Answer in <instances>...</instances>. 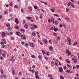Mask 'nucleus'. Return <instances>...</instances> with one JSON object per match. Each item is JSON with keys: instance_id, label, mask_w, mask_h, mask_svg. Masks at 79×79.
Segmentation results:
<instances>
[{"instance_id": "4", "label": "nucleus", "mask_w": 79, "mask_h": 79, "mask_svg": "<svg viewBox=\"0 0 79 79\" xmlns=\"http://www.w3.org/2000/svg\"><path fill=\"white\" fill-rule=\"evenodd\" d=\"M6 35V33H5L4 32H3L2 34V37H5Z\"/></svg>"}, {"instance_id": "28", "label": "nucleus", "mask_w": 79, "mask_h": 79, "mask_svg": "<svg viewBox=\"0 0 79 79\" xmlns=\"http://www.w3.org/2000/svg\"><path fill=\"white\" fill-rule=\"evenodd\" d=\"M34 8H35V9H37V8H38V7L37 6H34Z\"/></svg>"}, {"instance_id": "16", "label": "nucleus", "mask_w": 79, "mask_h": 79, "mask_svg": "<svg viewBox=\"0 0 79 79\" xmlns=\"http://www.w3.org/2000/svg\"><path fill=\"white\" fill-rule=\"evenodd\" d=\"M11 29H12V28H11V27H10L7 28L8 31H11Z\"/></svg>"}, {"instance_id": "32", "label": "nucleus", "mask_w": 79, "mask_h": 79, "mask_svg": "<svg viewBox=\"0 0 79 79\" xmlns=\"http://www.w3.org/2000/svg\"><path fill=\"white\" fill-rule=\"evenodd\" d=\"M55 26H53L51 28L52 30H54V29H55Z\"/></svg>"}, {"instance_id": "45", "label": "nucleus", "mask_w": 79, "mask_h": 79, "mask_svg": "<svg viewBox=\"0 0 79 79\" xmlns=\"http://www.w3.org/2000/svg\"><path fill=\"white\" fill-rule=\"evenodd\" d=\"M4 14H5V15H7L8 14V12L7 11L4 12Z\"/></svg>"}, {"instance_id": "62", "label": "nucleus", "mask_w": 79, "mask_h": 79, "mask_svg": "<svg viewBox=\"0 0 79 79\" xmlns=\"http://www.w3.org/2000/svg\"><path fill=\"white\" fill-rule=\"evenodd\" d=\"M21 11L22 13L24 12V11H23V9H21Z\"/></svg>"}, {"instance_id": "13", "label": "nucleus", "mask_w": 79, "mask_h": 79, "mask_svg": "<svg viewBox=\"0 0 79 79\" xmlns=\"http://www.w3.org/2000/svg\"><path fill=\"white\" fill-rule=\"evenodd\" d=\"M12 73L13 75H14L15 74V70H12Z\"/></svg>"}, {"instance_id": "23", "label": "nucleus", "mask_w": 79, "mask_h": 79, "mask_svg": "<svg viewBox=\"0 0 79 79\" xmlns=\"http://www.w3.org/2000/svg\"><path fill=\"white\" fill-rule=\"evenodd\" d=\"M35 77L36 79H39V76L38 75H35Z\"/></svg>"}, {"instance_id": "8", "label": "nucleus", "mask_w": 79, "mask_h": 79, "mask_svg": "<svg viewBox=\"0 0 79 79\" xmlns=\"http://www.w3.org/2000/svg\"><path fill=\"white\" fill-rule=\"evenodd\" d=\"M51 22H52L53 24L55 23V19L54 18H52L51 19Z\"/></svg>"}, {"instance_id": "43", "label": "nucleus", "mask_w": 79, "mask_h": 79, "mask_svg": "<svg viewBox=\"0 0 79 79\" xmlns=\"http://www.w3.org/2000/svg\"><path fill=\"white\" fill-rule=\"evenodd\" d=\"M31 29L32 30H34V29H35V28H34V27H31Z\"/></svg>"}, {"instance_id": "10", "label": "nucleus", "mask_w": 79, "mask_h": 79, "mask_svg": "<svg viewBox=\"0 0 79 79\" xmlns=\"http://www.w3.org/2000/svg\"><path fill=\"white\" fill-rule=\"evenodd\" d=\"M16 34L18 36H19L21 35V33L19 32H16Z\"/></svg>"}, {"instance_id": "2", "label": "nucleus", "mask_w": 79, "mask_h": 79, "mask_svg": "<svg viewBox=\"0 0 79 79\" xmlns=\"http://www.w3.org/2000/svg\"><path fill=\"white\" fill-rule=\"evenodd\" d=\"M67 40L68 42H69V45H71V39L69 37L67 38Z\"/></svg>"}, {"instance_id": "40", "label": "nucleus", "mask_w": 79, "mask_h": 79, "mask_svg": "<svg viewBox=\"0 0 79 79\" xmlns=\"http://www.w3.org/2000/svg\"><path fill=\"white\" fill-rule=\"evenodd\" d=\"M1 74H3V70L2 69L1 70Z\"/></svg>"}, {"instance_id": "6", "label": "nucleus", "mask_w": 79, "mask_h": 79, "mask_svg": "<svg viewBox=\"0 0 79 79\" xmlns=\"http://www.w3.org/2000/svg\"><path fill=\"white\" fill-rule=\"evenodd\" d=\"M21 38L23 39H26V37L24 35H21Z\"/></svg>"}, {"instance_id": "49", "label": "nucleus", "mask_w": 79, "mask_h": 79, "mask_svg": "<svg viewBox=\"0 0 79 79\" xmlns=\"http://www.w3.org/2000/svg\"><path fill=\"white\" fill-rule=\"evenodd\" d=\"M63 25L64 26V27H65V28H66V25H65V24L63 23Z\"/></svg>"}, {"instance_id": "15", "label": "nucleus", "mask_w": 79, "mask_h": 79, "mask_svg": "<svg viewBox=\"0 0 79 79\" xmlns=\"http://www.w3.org/2000/svg\"><path fill=\"white\" fill-rule=\"evenodd\" d=\"M44 41L45 43V44H47V43H48V41H47V40L46 39H44Z\"/></svg>"}, {"instance_id": "9", "label": "nucleus", "mask_w": 79, "mask_h": 79, "mask_svg": "<svg viewBox=\"0 0 79 79\" xmlns=\"http://www.w3.org/2000/svg\"><path fill=\"white\" fill-rule=\"evenodd\" d=\"M30 46H31V47H35V46L34 45V44L33 43H31L30 44Z\"/></svg>"}, {"instance_id": "47", "label": "nucleus", "mask_w": 79, "mask_h": 79, "mask_svg": "<svg viewBox=\"0 0 79 79\" xmlns=\"http://www.w3.org/2000/svg\"><path fill=\"white\" fill-rule=\"evenodd\" d=\"M48 77H52V75L49 74L48 75Z\"/></svg>"}, {"instance_id": "24", "label": "nucleus", "mask_w": 79, "mask_h": 79, "mask_svg": "<svg viewBox=\"0 0 79 79\" xmlns=\"http://www.w3.org/2000/svg\"><path fill=\"white\" fill-rule=\"evenodd\" d=\"M65 61H67V63H69V64H70V61L68 60V59H66L65 60Z\"/></svg>"}, {"instance_id": "12", "label": "nucleus", "mask_w": 79, "mask_h": 79, "mask_svg": "<svg viewBox=\"0 0 79 79\" xmlns=\"http://www.w3.org/2000/svg\"><path fill=\"white\" fill-rule=\"evenodd\" d=\"M28 9L30 11H32V8L31 6L28 7Z\"/></svg>"}, {"instance_id": "34", "label": "nucleus", "mask_w": 79, "mask_h": 79, "mask_svg": "<svg viewBox=\"0 0 79 79\" xmlns=\"http://www.w3.org/2000/svg\"><path fill=\"white\" fill-rule=\"evenodd\" d=\"M42 52L44 54H45V51H44L43 50H42Z\"/></svg>"}, {"instance_id": "57", "label": "nucleus", "mask_w": 79, "mask_h": 79, "mask_svg": "<svg viewBox=\"0 0 79 79\" xmlns=\"http://www.w3.org/2000/svg\"><path fill=\"white\" fill-rule=\"evenodd\" d=\"M63 25L62 24H60L59 25V26H60V27H63Z\"/></svg>"}, {"instance_id": "14", "label": "nucleus", "mask_w": 79, "mask_h": 79, "mask_svg": "<svg viewBox=\"0 0 79 79\" xmlns=\"http://www.w3.org/2000/svg\"><path fill=\"white\" fill-rule=\"evenodd\" d=\"M15 28L16 29H19V27H18V26L17 25H15Z\"/></svg>"}, {"instance_id": "53", "label": "nucleus", "mask_w": 79, "mask_h": 79, "mask_svg": "<svg viewBox=\"0 0 79 79\" xmlns=\"http://www.w3.org/2000/svg\"><path fill=\"white\" fill-rule=\"evenodd\" d=\"M49 52H47V53H46V55L47 56H49V55H48V53H49Z\"/></svg>"}, {"instance_id": "59", "label": "nucleus", "mask_w": 79, "mask_h": 79, "mask_svg": "<svg viewBox=\"0 0 79 79\" xmlns=\"http://www.w3.org/2000/svg\"><path fill=\"white\" fill-rule=\"evenodd\" d=\"M42 14H41L40 15V18H41V19H42Z\"/></svg>"}, {"instance_id": "52", "label": "nucleus", "mask_w": 79, "mask_h": 79, "mask_svg": "<svg viewBox=\"0 0 79 79\" xmlns=\"http://www.w3.org/2000/svg\"><path fill=\"white\" fill-rule=\"evenodd\" d=\"M11 40H14V37H11Z\"/></svg>"}, {"instance_id": "7", "label": "nucleus", "mask_w": 79, "mask_h": 79, "mask_svg": "<svg viewBox=\"0 0 79 79\" xmlns=\"http://www.w3.org/2000/svg\"><path fill=\"white\" fill-rule=\"evenodd\" d=\"M69 3H70L71 5V6H72V7L73 8H75V6L74 5V4H73V3L72 2H69Z\"/></svg>"}, {"instance_id": "48", "label": "nucleus", "mask_w": 79, "mask_h": 79, "mask_svg": "<svg viewBox=\"0 0 79 79\" xmlns=\"http://www.w3.org/2000/svg\"><path fill=\"white\" fill-rule=\"evenodd\" d=\"M70 71V70L69 69L68 70L66 71V73H69Z\"/></svg>"}, {"instance_id": "27", "label": "nucleus", "mask_w": 79, "mask_h": 79, "mask_svg": "<svg viewBox=\"0 0 79 79\" xmlns=\"http://www.w3.org/2000/svg\"><path fill=\"white\" fill-rule=\"evenodd\" d=\"M53 15L55 16H56V17H58V15L57 14H53Z\"/></svg>"}, {"instance_id": "41", "label": "nucleus", "mask_w": 79, "mask_h": 79, "mask_svg": "<svg viewBox=\"0 0 79 79\" xmlns=\"http://www.w3.org/2000/svg\"><path fill=\"white\" fill-rule=\"evenodd\" d=\"M17 7H18V6L17 5H15V6L14 8H17Z\"/></svg>"}, {"instance_id": "63", "label": "nucleus", "mask_w": 79, "mask_h": 79, "mask_svg": "<svg viewBox=\"0 0 79 79\" xmlns=\"http://www.w3.org/2000/svg\"><path fill=\"white\" fill-rule=\"evenodd\" d=\"M67 66L69 67V68H70V67H71L70 66V65H69V64H67Z\"/></svg>"}, {"instance_id": "25", "label": "nucleus", "mask_w": 79, "mask_h": 79, "mask_svg": "<svg viewBox=\"0 0 79 79\" xmlns=\"http://www.w3.org/2000/svg\"><path fill=\"white\" fill-rule=\"evenodd\" d=\"M69 51L68 49H67L66 50V53H69Z\"/></svg>"}, {"instance_id": "21", "label": "nucleus", "mask_w": 79, "mask_h": 79, "mask_svg": "<svg viewBox=\"0 0 79 79\" xmlns=\"http://www.w3.org/2000/svg\"><path fill=\"white\" fill-rule=\"evenodd\" d=\"M54 31L55 32H57L58 31V28H54Z\"/></svg>"}, {"instance_id": "51", "label": "nucleus", "mask_w": 79, "mask_h": 79, "mask_svg": "<svg viewBox=\"0 0 79 79\" xmlns=\"http://www.w3.org/2000/svg\"><path fill=\"white\" fill-rule=\"evenodd\" d=\"M67 68V67L66 66H64V69H66Z\"/></svg>"}, {"instance_id": "22", "label": "nucleus", "mask_w": 79, "mask_h": 79, "mask_svg": "<svg viewBox=\"0 0 79 79\" xmlns=\"http://www.w3.org/2000/svg\"><path fill=\"white\" fill-rule=\"evenodd\" d=\"M39 74V72L38 71H36L35 74V76L38 75H37Z\"/></svg>"}, {"instance_id": "30", "label": "nucleus", "mask_w": 79, "mask_h": 79, "mask_svg": "<svg viewBox=\"0 0 79 79\" xmlns=\"http://www.w3.org/2000/svg\"><path fill=\"white\" fill-rule=\"evenodd\" d=\"M31 57L32 58H35V56L34 55H32L31 56Z\"/></svg>"}, {"instance_id": "56", "label": "nucleus", "mask_w": 79, "mask_h": 79, "mask_svg": "<svg viewBox=\"0 0 79 79\" xmlns=\"http://www.w3.org/2000/svg\"><path fill=\"white\" fill-rule=\"evenodd\" d=\"M41 3H44V4L45 5H47V3L45 2H41Z\"/></svg>"}, {"instance_id": "35", "label": "nucleus", "mask_w": 79, "mask_h": 79, "mask_svg": "<svg viewBox=\"0 0 79 79\" xmlns=\"http://www.w3.org/2000/svg\"><path fill=\"white\" fill-rule=\"evenodd\" d=\"M31 72L32 73H34V72H35V70H34V69H33L31 70Z\"/></svg>"}, {"instance_id": "26", "label": "nucleus", "mask_w": 79, "mask_h": 79, "mask_svg": "<svg viewBox=\"0 0 79 79\" xmlns=\"http://www.w3.org/2000/svg\"><path fill=\"white\" fill-rule=\"evenodd\" d=\"M50 10L51 11H52V12H53V13L55 12V10L52 9H50Z\"/></svg>"}, {"instance_id": "20", "label": "nucleus", "mask_w": 79, "mask_h": 79, "mask_svg": "<svg viewBox=\"0 0 79 79\" xmlns=\"http://www.w3.org/2000/svg\"><path fill=\"white\" fill-rule=\"evenodd\" d=\"M49 49L50 50H51V51H52V46H50L49 48Z\"/></svg>"}, {"instance_id": "3", "label": "nucleus", "mask_w": 79, "mask_h": 79, "mask_svg": "<svg viewBox=\"0 0 79 79\" xmlns=\"http://www.w3.org/2000/svg\"><path fill=\"white\" fill-rule=\"evenodd\" d=\"M15 22L17 24H19V21L18 20V19L16 18L15 19Z\"/></svg>"}, {"instance_id": "61", "label": "nucleus", "mask_w": 79, "mask_h": 79, "mask_svg": "<svg viewBox=\"0 0 79 79\" xmlns=\"http://www.w3.org/2000/svg\"><path fill=\"white\" fill-rule=\"evenodd\" d=\"M68 55H71V52H69L68 53Z\"/></svg>"}, {"instance_id": "33", "label": "nucleus", "mask_w": 79, "mask_h": 79, "mask_svg": "<svg viewBox=\"0 0 79 79\" xmlns=\"http://www.w3.org/2000/svg\"><path fill=\"white\" fill-rule=\"evenodd\" d=\"M9 5L10 6H12L13 5V3H12V2H11L9 4Z\"/></svg>"}, {"instance_id": "55", "label": "nucleus", "mask_w": 79, "mask_h": 79, "mask_svg": "<svg viewBox=\"0 0 79 79\" xmlns=\"http://www.w3.org/2000/svg\"><path fill=\"white\" fill-rule=\"evenodd\" d=\"M60 39H61V37H60V36H58L57 37V39L60 40Z\"/></svg>"}, {"instance_id": "42", "label": "nucleus", "mask_w": 79, "mask_h": 79, "mask_svg": "<svg viewBox=\"0 0 79 79\" xmlns=\"http://www.w3.org/2000/svg\"><path fill=\"white\" fill-rule=\"evenodd\" d=\"M75 67H76V68H79V65H76Z\"/></svg>"}, {"instance_id": "18", "label": "nucleus", "mask_w": 79, "mask_h": 79, "mask_svg": "<svg viewBox=\"0 0 79 79\" xmlns=\"http://www.w3.org/2000/svg\"><path fill=\"white\" fill-rule=\"evenodd\" d=\"M6 26L7 27H10V23L6 24Z\"/></svg>"}, {"instance_id": "58", "label": "nucleus", "mask_w": 79, "mask_h": 79, "mask_svg": "<svg viewBox=\"0 0 79 79\" xmlns=\"http://www.w3.org/2000/svg\"><path fill=\"white\" fill-rule=\"evenodd\" d=\"M65 19H67V20H69V18H65Z\"/></svg>"}, {"instance_id": "11", "label": "nucleus", "mask_w": 79, "mask_h": 79, "mask_svg": "<svg viewBox=\"0 0 79 79\" xmlns=\"http://www.w3.org/2000/svg\"><path fill=\"white\" fill-rule=\"evenodd\" d=\"M27 19H28V20H29L30 19H31L32 18V17H27Z\"/></svg>"}, {"instance_id": "44", "label": "nucleus", "mask_w": 79, "mask_h": 79, "mask_svg": "<svg viewBox=\"0 0 79 79\" xmlns=\"http://www.w3.org/2000/svg\"><path fill=\"white\" fill-rule=\"evenodd\" d=\"M77 62V60L75 59L74 61V63H76Z\"/></svg>"}, {"instance_id": "39", "label": "nucleus", "mask_w": 79, "mask_h": 79, "mask_svg": "<svg viewBox=\"0 0 79 79\" xmlns=\"http://www.w3.org/2000/svg\"><path fill=\"white\" fill-rule=\"evenodd\" d=\"M53 35L54 36H56V34L55 33H53Z\"/></svg>"}, {"instance_id": "38", "label": "nucleus", "mask_w": 79, "mask_h": 79, "mask_svg": "<svg viewBox=\"0 0 79 79\" xmlns=\"http://www.w3.org/2000/svg\"><path fill=\"white\" fill-rule=\"evenodd\" d=\"M54 23H55L56 24V25H57L58 24V21H56Z\"/></svg>"}, {"instance_id": "36", "label": "nucleus", "mask_w": 79, "mask_h": 79, "mask_svg": "<svg viewBox=\"0 0 79 79\" xmlns=\"http://www.w3.org/2000/svg\"><path fill=\"white\" fill-rule=\"evenodd\" d=\"M44 58L46 60H48V57H47V56H45L44 57Z\"/></svg>"}, {"instance_id": "60", "label": "nucleus", "mask_w": 79, "mask_h": 79, "mask_svg": "<svg viewBox=\"0 0 79 79\" xmlns=\"http://www.w3.org/2000/svg\"><path fill=\"white\" fill-rule=\"evenodd\" d=\"M5 47V46L4 45H3L2 46V48H4V47Z\"/></svg>"}, {"instance_id": "37", "label": "nucleus", "mask_w": 79, "mask_h": 79, "mask_svg": "<svg viewBox=\"0 0 79 79\" xmlns=\"http://www.w3.org/2000/svg\"><path fill=\"white\" fill-rule=\"evenodd\" d=\"M66 11L67 12H68V11H69V10L68 8H66Z\"/></svg>"}, {"instance_id": "1", "label": "nucleus", "mask_w": 79, "mask_h": 79, "mask_svg": "<svg viewBox=\"0 0 79 79\" xmlns=\"http://www.w3.org/2000/svg\"><path fill=\"white\" fill-rule=\"evenodd\" d=\"M59 70L60 73H62V72H63V69L62 67L59 68Z\"/></svg>"}, {"instance_id": "46", "label": "nucleus", "mask_w": 79, "mask_h": 79, "mask_svg": "<svg viewBox=\"0 0 79 79\" xmlns=\"http://www.w3.org/2000/svg\"><path fill=\"white\" fill-rule=\"evenodd\" d=\"M0 44L1 45H3V44H4V42H0Z\"/></svg>"}, {"instance_id": "29", "label": "nucleus", "mask_w": 79, "mask_h": 79, "mask_svg": "<svg viewBox=\"0 0 79 79\" xmlns=\"http://www.w3.org/2000/svg\"><path fill=\"white\" fill-rule=\"evenodd\" d=\"M77 42H75L73 44V45H77Z\"/></svg>"}, {"instance_id": "17", "label": "nucleus", "mask_w": 79, "mask_h": 79, "mask_svg": "<svg viewBox=\"0 0 79 79\" xmlns=\"http://www.w3.org/2000/svg\"><path fill=\"white\" fill-rule=\"evenodd\" d=\"M24 27L26 29H27V28H28V25L27 24H25L24 25Z\"/></svg>"}, {"instance_id": "5", "label": "nucleus", "mask_w": 79, "mask_h": 79, "mask_svg": "<svg viewBox=\"0 0 79 79\" xmlns=\"http://www.w3.org/2000/svg\"><path fill=\"white\" fill-rule=\"evenodd\" d=\"M30 24L31 26H33V27H34V28L35 29H37V25L34 24Z\"/></svg>"}, {"instance_id": "50", "label": "nucleus", "mask_w": 79, "mask_h": 79, "mask_svg": "<svg viewBox=\"0 0 79 79\" xmlns=\"http://www.w3.org/2000/svg\"><path fill=\"white\" fill-rule=\"evenodd\" d=\"M58 20H59V21H60L61 22V19L60 18H58Z\"/></svg>"}, {"instance_id": "64", "label": "nucleus", "mask_w": 79, "mask_h": 79, "mask_svg": "<svg viewBox=\"0 0 79 79\" xmlns=\"http://www.w3.org/2000/svg\"><path fill=\"white\" fill-rule=\"evenodd\" d=\"M21 44L22 45H24V42H22Z\"/></svg>"}, {"instance_id": "31", "label": "nucleus", "mask_w": 79, "mask_h": 79, "mask_svg": "<svg viewBox=\"0 0 79 79\" xmlns=\"http://www.w3.org/2000/svg\"><path fill=\"white\" fill-rule=\"evenodd\" d=\"M32 35H33V36L35 35V33L34 32H32Z\"/></svg>"}, {"instance_id": "54", "label": "nucleus", "mask_w": 79, "mask_h": 79, "mask_svg": "<svg viewBox=\"0 0 79 79\" xmlns=\"http://www.w3.org/2000/svg\"><path fill=\"white\" fill-rule=\"evenodd\" d=\"M38 58L40 59H41V58H42V56H38Z\"/></svg>"}, {"instance_id": "19", "label": "nucleus", "mask_w": 79, "mask_h": 79, "mask_svg": "<svg viewBox=\"0 0 79 79\" xmlns=\"http://www.w3.org/2000/svg\"><path fill=\"white\" fill-rule=\"evenodd\" d=\"M60 79H64V77L62 76H60Z\"/></svg>"}]
</instances>
